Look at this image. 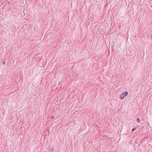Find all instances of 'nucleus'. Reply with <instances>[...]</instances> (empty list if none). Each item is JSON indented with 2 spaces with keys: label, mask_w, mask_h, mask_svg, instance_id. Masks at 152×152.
<instances>
[{
  "label": "nucleus",
  "mask_w": 152,
  "mask_h": 152,
  "mask_svg": "<svg viewBox=\"0 0 152 152\" xmlns=\"http://www.w3.org/2000/svg\"><path fill=\"white\" fill-rule=\"evenodd\" d=\"M128 93L127 91L124 92L120 95V98L121 99H123L125 97L128 95Z\"/></svg>",
  "instance_id": "1"
},
{
  "label": "nucleus",
  "mask_w": 152,
  "mask_h": 152,
  "mask_svg": "<svg viewBox=\"0 0 152 152\" xmlns=\"http://www.w3.org/2000/svg\"><path fill=\"white\" fill-rule=\"evenodd\" d=\"M3 64H5V61H3Z\"/></svg>",
  "instance_id": "5"
},
{
  "label": "nucleus",
  "mask_w": 152,
  "mask_h": 152,
  "mask_svg": "<svg viewBox=\"0 0 152 152\" xmlns=\"http://www.w3.org/2000/svg\"><path fill=\"white\" fill-rule=\"evenodd\" d=\"M136 129V127H135L134 128H133L132 129V130L131 132H132L134 131Z\"/></svg>",
  "instance_id": "3"
},
{
  "label": "nucleus",
  "mask_w": 152,
  "mask_h": 152,
  "mask_svg": "<svg viewBox=\"0 0 152 152\" xmlns=\"http://www.w3.org/2000/svg\"><path fill=\"white\" fill-rule=\"evenodd\" d=\"M51 118H52V119H53V118H54V116H51Z\"/></svg>",
  "instance_id": "4"
},
{
  "label": "nucleus",
  "mask_w": 152,
  "mask_h": 152,
  "mask_svg": "<svg viewBox=\"0 0 152 152\" xmlns=\"http://www.w3.org/2000/svg\"><path fill=\"white\" fill-rule=\"evenodd\" d=\"M53 148H52L51 149L52 151L53 150Z\"/></svg>",
  "instance_id": "6"
},
{
  "label": "nucleus",
  "mask_w": 152,
  "mask_h": 152,
  "mask_svg": "<svg viewBox=\"0 0 152 152\" xmlns=\"http://www.w3.org/2000/svg\"><path fill=\"white\" fill-rule=\"evenodd\" d=\"M137 121L138 123H140V119L139 118H137Z\"/></svg>",
  "instance_id": "2"
}]
</instances>
